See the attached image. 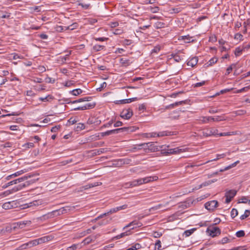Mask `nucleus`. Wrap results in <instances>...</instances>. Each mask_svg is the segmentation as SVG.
Returning a JSON list of instances; mask_svg holds the SVG:
<instances>
[{"mask_svg":"<svg viewBox=\"0 0 250 250\" xmlns=\"http://www.w3.org/2000/svg\"><path fill=\"white\" fill-rule=\"evenodd\" d=\"M31 222L30 221H23L20 222L19 223V227L21 228H22L23 226L26 225H30L31 224Z\"/></svg>","mask_w":250,"mask_h":250,"instance_id":"obj_48","label":"nucleus"},{"mask_svg":"<svg viewBox=\"0 0 250 250\" xmlns=\"http://www.w3.org/2000/svg\"><path fill=\"white\" fill-rule=\"evenodd\" d=\"M176 134L174 133V132H171L168 131H164L159 132L158 133H156V136L157 137H163V136H170V135H173Z\"/></svg>","mask_w":250,"mask_h":250,"instance_id":"obj_18","label":"nucleus"},{"mask_svg":"<svg viewBox=\"0 0 250 250\" xmlns=\"http://www.w3.org/2000/svg\"><path fill=\"white\" fill-rule=\"evenodd\" d=\"M141 248V246L139 243H136L133 246H132L131 248H128L126 250H137L140 249Z\"/></svg>","mask_w":250,"mask_h":250,"instance_id":"obj_38","label":"nucleus"},{"mask_svg":"<svg viewBox=\"0 0 250 250\" xmlns=\"http://www.w3.org/2000/svg\"><path fill=\"white\" fill-rule=\"evenodd\" d=\"M226 156V154L225 153H223V154H217V157L213 160H209L208 161H207L206 162V163H209L210 162H212L213 161H216V160H218L222 158H224Z\"/></svg>","mask_w":250,"mask_h":250,"instance_id":"obj_40","label":"nucleus"},{"mask_svg":"<svg viewBox=\"0 0 250 250\" xmlns=\"http://www.w3.org/2000/svg\"><path fill=\"white\" fill-rule=\"evenodd\" d=\"M165 26V23L163 22L157 21L155 23V27L157 29L163 28Z\"/></svg>","mask_w":250,"mask_h":250,"instance_id":"obj_46","label":"nucleus"},{"mask_svg":"<svg viewBox=\"0 0 250 250\" xmlns=\"http://www.w3.org/2000/svg\"><path fill=\"white\" fill-rule=\"evenodd\" d=\"M113 165L114 167H120L123 166L122 163L120 159H119L114 161Z\"/></svg>","mask_w":250,"mask_h":250,"instance_id":"obj_35","label":"nucleus"},{"mask_svg":"<svg viewBox=\"0 0 250 250\" xmlns=\"http://www.w3.org/2000/svg\"><path fill=\"white\" fill-rule=\"evenodd\" d=\"M170 11H171V12H170L171 13H178L180 12H181V8H179H179H172L170 10Z\"/></svg>","mask_w":250,"mask_h":250,"instance_id":"obj_59","label":"nucleus"},{"mask_svg":"<svg viewBox=\"0 0 250 250\" xmlns=\"http://www.w3.org/2000/svg\"><path fill=\"white\" fill-rule=\"evenodd\" d=\"M237 191L235 189L227 190L225 193L226 201L227 204L229 203L233 197L236 195Z\"/></svg>","mask_w":250,"mask_h":250,"instance_id":"obj_5","label":"nucleus"},{"mask_svg":"<svg viewBox=\"0 0 250 250\" xmlns=\"http://www.w3.org/2000/svg\"><path fill=\"white\" fill-rule=\"evenodd\" d=\"M95 151L94 154L95 155H100L102 153H105L107 151V148H102L99 149H96L94 150Z\"/></svg>","mask_w":250,"mask_h":250,"instance_id":"obj_26","label":"nucleus"},{"mask_svg":"<svg viewBox=\"0 0 250 250\" xmlns=\"http://www.w3.org/2000/svg\"><path fill=\"white\" fill-rule=\"evenodd\" d=\"M16 204L17 203L14 201L6 202L2 205V208L5 209H9L15 208Z\"/></svg>","mask_w":250,"mask_h":250,"instance_id":"obj_12","label":"nucleus"},{"mask_svg":"<svg viewBox=\"0 0 250 250\" xmlns=\"http://www.w3.org/2000/svg\"><path fill=\"white\" fill-rule=\"evenodd\" d=\"M218 61V59L217 58L214 57L211 58L208 62V66H211L213 64L215 63Z\"/></svg>","mask_w":250,"mask_h":250,"instance_id":"obj_47","label":"nucleus"},{"mask_svg":"<svg viewBox=\"0 0 250 250\" xmlns=\"http://www.w3.org/2000/svg\"><path fill=\"white\" fill-rule=\"evenodd\" d=\"M173 58L174 60L177 62H179L182 60L181 57L177 54L173 55Z\"/></svg>","mask_w":250,"mask_h":250,"instance_id":"obj_63","label":"nucleus"},{"mask_svg":"<svg viewBox=\"0 0 250 250\" xmlns=\"http://www.w3.org/2000/svg\"><path fill=\"white\" fill-rule=\"evenodd\" d=\"M158 179V177L157 176H149L143 178H140L137 180H134L131 182L127 183V185L131 187H136L141 185L143 184H146L150 182L156 181Z\"/></svg>","mask_w":250,"mask_h":250,"instance_id":"obj_2","label":"nucleus"},{"mask_svg":"<svg viewBox=\"0 0 250 250\" xmlns=\"http://www.w3.org/2000/svg\"><path fill=\"white\" fill-rule=\"evenodd\" d=\"M38 180V178L31 179L28 181H27L25 183L20 184L18 186L14 187L12 189L10 190H6L0 194V196H2L3 197L7 196L11 194H12L14 192H16L19 190L22 189L23 188L26 187L27 186L31 184L35 183Z\"/></svg>","mask_w":250,"mask_h":250,"instance_id":"obj_1","label":"nucleus"},{"mask_svg":"<svg viewBox=\"0 0 250 250\" xmlns=\"http://www.w3.org/2000/svg\"><path fill=\"white\" fill-rule=\"evenodd\" d=\"M133 115L132 110L130 108L125 109L121 113L120 116L125 119H129Z\"/></svg>","mask_w":250,"mask_h":250,"instance_id":"obj_8","label":"nucleus"},{"mask_svg":"<svg viewBox=\"0 0 250 250\" xmlns=\"http://www.w3.org/2000/svg\"><path fill=\"white\" fill-rule=\"evenodd\" d=\"M206 232L208 233L211 237H216L221 233V230L218 227L214 226H210L207 229Z\"/></svg>","mask_w":250,"mask_h":250,"instance_id":"obj_4","label":"nucleus"},{"mask_svg":"<svg viewBox=\"0 0 250 250\" xmlns=\"http://www.w3.org/2000/svg\"><path fill=\"white\" fill-rule=\"evenodd\" d=\"M127 205H124L120 206V207L112 208H111L108 212H107V213L108 214H112V213L116 212L119 210L126 209L127 208Z\"/></svg>","mask_w":250,"mask_h":250,"instance_id":"obj_14","label":"nucleus"},{"mask_svg":"<svg viewBox=\"0 0 250 250\" xmlns=\"http://www.w3.org/2000/svg\"><path fill=\"white\" fill-rule=\"evenodd\" d=\"M245 231L243 230H239L236 233V236L237 237H242L245 236Z\"/></svg>","mask_w":250,"mask_h":250,"instance_id":"obj_52","label":"nucleus"},{"mask_svg":"<svg viewBox=\"0 0 250 250\" xmlns=\"http://www.w3.org/2000/svg\"><path fill=\"white\" fill-rule=\"evenodd\" d=\"M238 162V161L236 162H235L233 164H232L231 165H230L226 167H225L224 169H221L220 170V172H223L225 170H227L234 166H236V164Z\"/></svg>","mask_w":250,"mask_h":250,"instance_id":"obj_54","label":"nucleus"},{"mask_svg":"<svg viewBox=\"0 0 250 250\" xmlns=\"http://www.w3.org/2000/svg\"><path fill=\"white\" fill-rule=\"evenodd\" d=\"M93 241V238L91 236H88L85 238L82 242V244H83L84 245H87Z\"/></svg>","mask_w":250,"mask_h":250,"instance_id":"obj_28","label":"nucleus"},{"mask_svg":"<svg viewBox=\"0 0 250 250\" xmlns=\"http://www.w3.org/2000/svg\"><path fill=\"white\" fill-rule=\"evenodd\" d=\"M23 146L25 148H29L34 147V143H33L29 142V143L24 144L23 145Z\"/></svg>","mask_w":250,"mask_h":250,"instance_id":"obj_50","label":"nucleus"},{"mask_svg":"<svg viewBox=\"0 0 250 250\" xmlns=\"http://www.w3.org/2000/svg\"><path fill=\"white\" fill-rule=\"evenodd\" d=\"M129 231H125V232H123V233H121L119 235H117L116 236H115L114 237L115 239H120L122 237H124L125 236H127L130 233H129Z\"/></svg>","mask_w":250,"mask_h":250,"instance_id":"obj_32","label":"nucleus"},{"mask_svg":"<svg viewBox=\"0 0 250 250\" xmlns=\"http://www.w3.org/2000/svg\"><path fill=\"white\" fill-rule=\"evenodd\" d=\"M50 240V237L49 236H44L42 237L39 238L37 239L31 240L33 247L36 246L39 244L45 243L48 241Z\"/></svg>","mask_w":250,"mask_h":250,"instance_id":"obj_7","label":"nucleus"},{"mask_svg":"<svg viewBox=\"0 0 250 250\" xmlns=\"http://www.w3.org/2000/svg\"><path fill=\"white\" fill-rule=\"evenodd\" d=\"M78 5H79V6H81L82 7L83 9H85V10L89 9V8L90 6V4L89 3L86 4V3H82V2H79L78 4Z\"/></svg>","mask_w":250,"mask_h":250,"instance_id":"obj_42","label":"nucleus"},{"mask_svg":"<svg viewBox=\"0 0 250 250\" xmlns=\"http://www.w3.org/2000/svg\"><path fill=\"white\" fill-rule=\"evenodd\" d=\"M26 171L25 170V169L21 170L18 171L12 174V175L13 176V178H15L16 177H17V176H19L21 175L22 174L24 173Z\"/></svg>","mask_w":250,"mask_h":250,"instance_id":"obj_44","label":"nucleus"},{"mask_svg":"<svg viewBox=\"0 0 250 250\" xmlns=\"http://www.w3.org/2000/svg\"><path fill=\"white\" fill-rule=\"evenodd\" d=\"M104 144V142H96L93 144L94 147H99V146H103Z\"/></svg>","mask_w":250,"mask_h":250,"instance_id":"obj_61","label":"nucleus"},{"mask_svg":"<svg viewBox=\"0 0 250 250\" xmlns=\"http://www.w3.org/2000/svg\"><path fill=\"white\" fill-rule=\"evenodd\" d=\"M147 149L150 150L151 152H155L158 150V147L154 143H148Z\"/></svg>","mask_w":250,"mask_h":250,"instance_id":"obj_21","label":"nucleus"},{"mask_svg":"<svg viewBox=\"0 0 250 250\" xmlns=\"http://www.w3.org/2000/svg\"><path fill=\"white\" fill-rule=\"evenodd\" d=\"M77 27H78V24L75 22V23H74L71 24L70 25H69L68 26H67V27L65 26V28L67 30H72L74 29L77 28Z\"/></svg>","mask_w":250,"mask_h":250,"instance_id":"obj_43","label":"nucleus"},{"mask_svg":"<svg viewBox=\"0 0 250 250\" xmlns=\"http://www.w3.org/2000/svg\"><path fill=\"white\" fill-rule=\"evenodd\" d=\"M161 242L160 240H158L155 243V250H161Z\"/></svg>","mask_w":250,"mask_h":250,"instance_id":"obj_49","label":"nucleus"},{"mask_svg":"<svg viewBox=\"0 0 250 250\" xmlns=\"http://www.w3.org/2000/svg\"><path fill=\"white\" fill-rule=\"evenodd\" d=\"M198 59L197 57H195L192 58L191 59H190L189 61L187 62V65L188 66H191L192 67L195 66L198 62Z\"/></svg>","mask_w":250,"mask_h":250,"instance_id":"obj_19","label":"nucleus"},{"mask_svg":"<svg viewBox=\"0 0 250 250\" xmlns=\"http://www.w3.org/2000/svg\"><path fill=\"white\" fill-rule=\"evenodd\" d=\"M33 247L31 241L29 242L24 243L19 247H18L15 250H23L27 249L28 248Z\"/></svg>","mask_w":250,"mask_h":250,"instance_id":"obj_17","label":"nucleus"},{"mask_svg":"<svg viewBox=\"0 0 250 250\" xmlns=\"http://www.w3.org/2000/svg\"><path fill=\"white\" fill-rule=\"evenodd\" d=\"M68 207L66 208H62L58 210H56L53 211H52L51 213H49L48 215H50V216H52V214H55L56 213H57V215H60L61 214H64L67 212V210H69V208H68Z\"/></svg>","mask_w":250,"mask_h":250,"instance_id":"obj_13","label":"nucleus"},{"mask_svg":"<svg viewBox=\"0 0 250 250\" xmlns=\"http://www.w3.org/2000/svg\"><path fill=\"white\" fill-rule=\"evenodd\" d=\"M196 230V229H191L186 230L184 232V234L186 236L188 237L190 236L191 234L193 233V232Z\"/></svg>","mask_w":250,"mask_h":250,"instance_id":"obj_45","label":"nucleus"},{"mask_svg":"<svg viewBox=\"0 0 250 250\" xmlns=\"http://www.w3.org/2000/svg\"><path fill=\"white\" fill-rule=\"evenodd\" d=\"M104 45L95 44L92 47V51L94 52H97L104 49Z\"/></svg>","mask_w":250,"mask_h":250,"instance_id":"obj_23","label":"nucleus"},{"mask_svg":"<svg viewBox=\"0 0 250 250\" xmlns=\"http://www.w3.org/2000/svg\"><path fill=\"white\" fill-rule=\"evenodd\" d=\"M164 205L163 204H159L150 208V210H155L161 208Z\"/></svg>","mask_w":250,"mask_h":250,"instance_id":"obj_56","label":"nucleus"},{"mask_svg":"<svg viewBox=\"0 0 250 250\" xmlns=\"http://www.w3.org/2000/svg\"><path fill=\"white\" fill-rule=\"evenodd\" d=\"M136 129L137 128L135 126H128L119 128V130L120 132H125L127 133H129L135 131Z\"/></svg>","mask_w":250,"mask_h":250,"instance_id":"obj_15","label":"nucleus"},{"mask_svg":"<svg viewBox=\"0 0 250 250\" xmlns=\"http://www.w3.org/2000/svg\"><path fill=\"white\" fill-rule=\"evenodd\" d=\"M230 214H231V217L232 218H234L238 215V211L235 208H232Z\"/></svg>","mask_w":250,"mask_h":250,"instance_id":"obj_51","label":"nucleus"},{"mask_svg":"<svg viewBox=\"0 0 250 250\" xmlns=\"http://www.w3.org/2000/svg\"><path fill=\"white\" fill-rule=\"evenodd\" d=\"M96 105L95 103H90L86 104L83 105L84 110L91 109L94 108Z\"/></svg>","mask_w":250,"mask_h":250,"instance_id":"obj_27","label":"nucleus"},{"mask_svg":"<svg viewBox=\"0 0 250 250\" xmlns=\"http://www.w3.org/2000/svg\"><path fill=\"white\" fill-rule=\"evenodd\" d=\"M96 186H97V185H96L95 184H90L85 185L84 186L82 187L81 188V191L89 189V188H93V187H95Z\"/></svg>","mask_w":250,"mask_h":250,"instance_id":"obj_37","label":"nucleus"},{"mask_svg":"<svg viewBox=\"0 0 250 250\" xmlns=\"http://www.w3.org/2000/svg\"><path fill=\"white\" fill-rule=\"evenodd\" d=\"M120 62L122 65L124 66H128L130 63L129 60L123 58L120 59Z\"/></svg>","mask_w":250,"mask_h":250,"instance_id":"obj_25","label":"nucleus"},{"mask_svg":"<svg viewBox=\"0 0 250 250\" xmlns=\"http://www.w3.org/2000/svg\"><path fill=\"white\" fill-rule=\"evenodd\" d=\"M250 214V210H246L245 211V212H244V214L242 215L240 217V218L241 220H244L245 219V218H247L249 216Z\"/></svg>","mask_w":250,"mask_h":250,"instance_id":"obj_34","label":"nucleus"},{"mask_svg":"<svg viewBox=\"0 0 250 250\" xmlns=\"http://www.w3.org/2000/svg\"><path fill=\"white\" fill-rule=\"evenodd\" d=\"M83 92V90L80 88L75 89L70 91V93L74 95V96H77L79 94H81Z\"/></svg>","mask_w":250,"mask_h":250,"instance_id":"obj_29","label":"nucleus"},{"mask_svg":"<svg viewBox=\"0 0 250 250\" xmlns=\"http://www.w3.org/2000/svg\"><path fill=\"white\" fill-rule=\"evenodd\" d=\"M100 139H101V138L100 137V133H99L89 136L87 140L89 141H95Z\"/></svg>","mask_w":250,"mask_h":250,"instance_id":"obj_24","label":"nucleus"},{"mask_svg":"<svg viewBox=\"0 0 250 250\" xmlns=\"http://www.w3.org/2000/svg\"><path fill=\"white\" fill-rule=\"evenodd\" d=\"M233 66H235V64H232L229 67H228V68L227 69V70H226V75H229L230 73V72L232 71V70L233 69Z\"/></svg>","mask_w":250,"mask_h":250,"instance_id":"obj_58","label":"nucleus"},{"mask_svg":"<svg viewBox=\"0 0 250 250\" xmlns=\"http://www.w3.org/2000/svg\"><path fill=\"white\" fill-rule=\"evenodd\" d=\"M132 43V42L130 40L125 39L123 41V43L124 45H129Z\"/></svg>","mask_w":250,"mask_h":250,"instance_id":"obj_60","label":"nucleus"},{"mask_svg":"<svg viewBox=\"0 0 250 250\" xmlns=\"http://www.w3.org/2000/svg\"><path fill=\"white\" fill-rule=\"evenodd\" d=\"M218 202L216 200H212L207 202L205 204V208L210 211H213L218 206Z\"/></svg>","mask_w":250,"mask_h":250,"instance_id":"obj_9","label":"nucleus"},{"mask_svg":"<svg viewBox=\"0 0 250 250\" xmlns=\"http://www.w3.org/2000/svg\"><path fill=\"white\" fill-rule=\"evenodd\" d=\"M130 99H124L121 100L119 101H117L115 103L116 104H128L130 103Z\"/></svg>","mask_w":250,"mask_h":250,"instance_id":"obj_39","label":"nucleus"},{"mask_svg":"<svg viewBox=\"0 0 250 250\" xmlns=\"http://www.w3.org/2000/svg\"><path fill=\"white\" fill-rule=\"evenodd\" d=\"M53 97L50 95H48L45 97H40L39 100L42 102L48 101L49 100L53 99Z\"/></svg>","mask_w":250,"mask_h":250,"instance_id":"obj_31","label":"nucleus"},{"mask_svg":"<svg viewBox=\"0 0 250 250\" xmlns=\"http://www.w3.org/2000/svg\"><path fill=\"white\" fill-rule=\"evenodd\" d=\"M215 181H216V180H209L208 181L205 182L203 183L201 185L200 187H202L203 186H204V187L207 186L214 183Z\"/></svg>","mask_w":250,"mask_h":250,"instance_id":"obj_57","label":"nucleus"},{"mask_svg":"<svg viewBox=\"0 0 250 250\" xmlns=\"http://www.w3.org/2000/svg\"><path fill=\"white\" fill-rule=\"evenodd\" d=\"M123 33V30L122 29H115L113 33L115 35H121Z\"/></svg>","mask_w":250,"mask_h":250,"instance_id":"obj_64","label":"nucleus"},{"mask_svg":"<svg viewBox=\"0 0 250 250\" xmlns=\"http://www.w3.org/2000/svg\"><path fill=\"white\" fill-rule=\"evenodd\" d=\"M187 148H182L180 147H176L174 148L168 149L166 151V154H178L181 152H185Z\"/></svg>","mask_w":250,"mask_h":250,"instance_id":"obj_10","label":"nucleus"},{"mask_svg":"<svg viewBox=\"0 0 250 250\" xmlns=\"http://www.w3.org/2000/svg\"><path fill=\"white\" fill-rule=\"evenodd\" d=\"M244 51L245 50L243 47H242V48H240V47H238L236 48L234 53L236 56H238L240 55V53H241L243 51Z\"/></svg>","mask_w":250,"mask_h":250,"instance_id":"obj_36","label":"nucleus"},{"mask_svg":"<svg viewBox=\"0 0 250 250\" xmlns=\"http://www.w3.org/2000/svg\"><path fill=\"white\" fill-rule=\"evenodd\" d=\"M144 136L146 137H156V132H152L149 133H145L144 134Z\"/></svg>","mask_w":250,"mask_h":250,"instance_id":"obj_53","label":"nucleus"},{"mask_svg":"<svg viewBox=\"0 0 250 250\" xmlns=\"http://www.w3.org/2000/svg\"><path fill=\"white\" fill-rule=\"evenodd\" d=\"M83 246L82 243L75 244L67 248V250H76L77 249H81Z\"/></svg>","mask_w":250,"mask_h":250,"instance_id":"obj_22","label":"nucleus"},{"mask_svg":"<svg viewBox=\"0 0 250 250\" xmlns=\"http://www.w3.org/2000/svg\"><path fill=\"white\" fill-rule=\"evenodd\" d=\"M33 176H34V175H32V174H28L27 175H25V176H24L23 177L15 179V180L16 181V183L18 184L19 183H21V182H23V181H24L25 180H26L28 178H30L31 177H33Z\"/></svg>","mask_w":250,"mask_h":250,"instance_id":"obj_20","label":"nucleus"},{"mask_svg":"<svg viewBox=\"0 0 250 250\" xmlns=\"http://www.w3.org/2000/svg\"><path fill=\"white\" fill-rule=\"evenodd\" d=\"M142 223L140 222H139L137 221H133L131 222H130L129 224H128L127 225L125 226L124 228V229H125L127 228H131L130 229H133L135 228L139 227L142 226Z\"/></svg>","mask_w":250,"mask_h":250,"instance_id":"obj_11","label":"nucleus"},{"mask_svg":"<svg viewBox=\"0 0 250 250\" xmlns=\"http://www.w3.org/2000/svg\"><path fill=\"white\" fill-rule=\"evenodd\" d=\"M120 159L123 165L130 164L131 162V160L129 158H123Z\"/></svg>","mask_w":250,"mask_h":250,"instance_id":"obj_41","label":"nucleus"},{"mask_svg":"<svg viewBox=\"0 0 250 250\" xmlns=\"http://www.w3.org/2000/svg\"><path fill=\"white\" fill-rule=\"evenodd\" d=\"M15 184H17V183L16 182L15 180H13L4 185H3L2 186V188L3 189H5V188H8V187L13 185H15Z\"/></svg>","mask_w":250,"mask_h":250,"instance_id":"obj_30","label":"nucleus"},{"mask_svg":"<svg viewBox=\"0 0 250 250\" xmlns=\"http://www.w3.org/2000/svg\"><path fill=\"white\" fill-rule=\"evenodd\" d=\"M75 128L77 131H80L85 128V125L83 123H79Z\"/></svg>","mask_w":250,"mask_h":250,"instance_id":"obj_33","label":"nucleus"},{"mask_svg":"<svg viewBox=\"0 0 250 250\" xmlns=\"http://www.w3.org/2000/svg\"><path fill=\"white\" fill-rule=\"evenodd\" d=\"M202 123H207L210 121L213 122H219L226 120V118L223 116H217L214 117H201L199 119Z\"/></svg>","mask_w":250,"mask_h":250,"instance_id":"obj_3","label":"nucleus"},{"mask_svg":"<svg viewBox=\"0 0 250 250\" xmlns=\"http://www.w3.org/2000/svg\"><path fill=\"white\" fill-rule=\"evenodd\" d=\"M220 111V110L219 109H217L215 108H211L209 111H208V112L210 114H214V113H217L218 112Z\"/></svg>","mask_w":250,"mask_h":250,"instance_id":"obj_62","label":"nucleus"},{"mask_svg":"<svg viewBox=\"0 0 250 250\" xmlns=\"http://www.w3.org/2000/svg\"><path fill=\"white\" fill-rule=\"evenodd\" d=\"M218 130L214 128H207L202 131V136L207 137L217 134Z\"/></svg>","mask_w":250,"mask_h":250,"instance_id":"obj_6","label":"nucleus"},{"mask_svg":"<svg viewBox=\"0 0 250 250\" xmlns=\"http://www.w3.org/2000/svg\"><path fill=\"white\" fill-rule=\"evenodd\" d=\"M187 101H181L179 102H176L173 104H170L167 106H166L165 108L166 109H169V108H173L175 106H177L179 105H182L184 104L187 103Z\"/></svg>","mask_w":250,"mask_h":250,"instance_id":"obj_16","label":"nucleus"},{"mask_svg":"<svg viewBox=\"0 0 250 250\" xmlns=\"http://www.w3.org/2000/svg\"><path fill=\"white\" fill-rule=\"evenodd\" d=\"M243 35L240 33H236L234 35V39L237 40H243Z\"/></svg>","mask_w":250,"mask_h":250,"instance_id":"obj_55","label":"nucleus"}]
</instances>
